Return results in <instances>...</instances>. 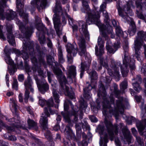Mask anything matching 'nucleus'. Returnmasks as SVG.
Wrapping results in <instances>:
<instances>
[{"mask_svg": "<svg viewBox=\"0 0 146 146\" xmlns=\"http://www.w3.org/2000/svg\"><path fill=\"white\" fill-rule=\"evenodd\" d=\"M39 62L41 65H44L45 64V62L44 60L43 57L41 56H39L38 57Z\"/></svg>", "mask_w": 146, "mask_h": 146, "instance_id": "obj_55", "label": "nucleus"}, {"mask_svg": "<svg viewBox=\"0 0 146 146\" xmlns=\"http://www.w3.org/2000/svg\"><path fill=\"white\" fill-rule=\"evenodd\" d=\"M75 127L76 128H78L79 129V127L80 128L81 126L83 129L85 128L86 129H90V127L89 125H88L87 122H85L84 123H76Z\"/></svg>", "mask_w": 146, "mask_h": 146, "instance_id": "obj_36", "label": "nucleus"}, {"mask_svg": "<svg viewBox=\"0 0 146 146\" xmlns=\"http://www.w3.org/2000/svg\"><path fill=\"white\" fill-rule=\"evenodd\" d=\"M69 76L68 77V79H69L70 81L72 79V77L74 78L76 74V67L74 66H71L69 67L68 69Z\"/></svg>", "mask_w": 146, "mask_h": 146, "instance_id": "obj_24", "label": "nucleus"}, {"mask_svg": "<svg viewBox=\"0 0 146 146\" xmlns=\"http://www.w3.org/2000/svg\"><path fill=\"white\" fill-rule=\"evenodd\" d=\"M142 72H143L145 75L146 76V64L143 65L141 69Z\"/></svg>", "mask_w": 146, "mask_h": 146, "instance_id": "obj_61", "label": "nucleus"}, {"mask_svg": "<svg viewBox=\"0 0 146 146\" xmlns=\"http://www.w3.org/2000/svg\"><path fill=\"white\" fill-rule=\"evenodd\" d=\"M23 50L22 53L23 56V58L24 60H27L29 58V56L27 53L26 52V51L28 49L29 50L32 52L33 51L34 49L33 48V42H29L28 44L29 45L28 47H27V45L26 44V42L25 41H24L23 42Z\"/></svg>", "mask_w": 146, "mask_h": 146, "instance_id": "obj_14", "label": "nucleus"}, {"mask_svg": "<svg viewBox=\"0 0 146 146\" xmlns=\"http://www.w3.org/2000/svg\"><path fill=\"white\" fill-rule=\"evenodd\" d=\"M122 131L127 141L128 142H129L131 137L130 131L127 128L123 129Z\"/></svg>", "mask_w": 146, "mask_h": 146, "instance_id": "obj_29", "label": "nucleus"}, {"mask_svg": "<svg viewBox=\"0 0 146 146\" xmlns=\"http://www.w3.org/2000/svg\"><path fill=\"white\" fill-rule=\"evenodd\" d=\"M3 26L0 25V38H2L3 40H5L6 38L4 36L3 34Z\"/></svg>", "mask_w": 146, "mask_h": 146, "instance_id": "obj_53", "label": "nucleus"}, {"mask_svg": "<svg viewBox=\"0 0 146 146\" xmlns=\"http://www.w3.org/2000/svg\"><path fill=\"white\" fill-rule=\"evenodd\" d=\"M115 29H116V34L117 35L119 36L121 35L122 32L120 27L118 26L115 28Z\"/></svg>", "mask_w": 146, "mask_h": 146, "instance_id": "obj_54", "label": "nucleus"}, {"mask_svg": "<svg viewBox=\"0 0 146 146\" xmlns=\"http://www.w3.org/2000/svg\"><path fill=\"white\" fill-rule=\"evenodd\" d=\"M100 66H99L97 69V64L96 62H94L93 64V68L94 69L97 70H100L102 69V67L101 66L102 65L105 67L107 69L108 68V66L107 62L105 60H104V61L102 58H100Z\"/></svg>", "mask_w": 146, "mask_h": 146, "instance_id": "obj_21", "label": "nucleus"}, {"mask_svg": "<svg viewBox=\"0 0 146 146\" xmlns=\"http://www.w3.org/2000/svg\"><path fill=\"white\" fill-rule=\"evenodd\" d=\"M39 103L40 105L42 107L44 106L46 104L48 107L47 108L48 111L49 110L51 114H53L55 113V111H52L50 108V107H52L53 104V101L52 98L50 99L48 102H47L43 99H40L39 100Z\"/></svg>", "mask_w": 146, "mask_h": 146, "instance_id": "obj_16", "label": "nucleus"}, {"mask_svg": "<svg viewBox=\"0 0 146 146\" xmlns=\"http://www.w3.org/2000/svg\"><path fill=\"white\" fill-rule=\"evenodd\" d=\"M136 141L138 143L139 145L140 146H143L144 145V143L143 140L141 139L139 137L136 136Z\"/></svg>", "mask_w": 146, "mask_h": 146, "instance_id": "obj_47", "label": "nucleus"}, {"mask_svg": "<svg viewBox=\"0 0 146 146\" xmlns=\"http://www.w3.org/2000/svg\"><path fill=\"white\" fill-rule=\"evenodd\" d=\"M27 122L29 128L34 127L36 129H37L36 123L33 120L29 119Z\"/></svg>", "mask_w": 146, "mask_h": 146, "instance_id": "obj_40", "label": "nucleus"}, {"mask_svg": "<svg viewBox=\"0 0 146 146\" xmlns=\"http://www.w3.org/2000/svg\"><path fill=\"white\" fill-rule=\"evenodd\" d=\"M52 94L54 99L55 100V102L57 103H59L60 102L59 96V95L57 93L56 90L54 89H53Z\"/></svg>", "mask_w": 146, "mask_h": 146, "instance_id": "obj_42", "label": "nucleus"}, {"mask_svg": "<svg viewBox=\"0 0 146 146\" xmlns=\"http://www.w3.org/2000/svg\"><path fill=\"white\" fill-rule=\"evenodd\" d=\"M98 95L99 96H100V95H101L103 96H104L106 95L105 88L104 85L102 84H101L100 85Z\"/></svg>", "mask_w": 146, "mask_h": 146, "instance_id": "obj_37", "label": "nucleus"}, {"mask_svg": "<svg viewBox=\"0 0 146 146\" xmlns=\"http://www.w3.org/2000/svg\"><path fill=\"white\" fill-rule=\"evenodd\" d=\"M123 49L124 50H125V54L124 55V59H126L129 60L130 58V57H128L127 55V51L128 50V47L127 46H126L125 47H123Z\"/></svg>", "mask_w": 146, "mask_h": 146, "instance_id": "obj_50", "label": "nucleus"}, {"mask_svg": "<svg viewBox=\"0 0 146 146\" xmlns=\"http://www.w3.org/2000/svg\"><path fill=\"white\" fill-rule=\"evenodd\" d=\"M73 31H77L78 29L82 35H84L88 39L89 38V35L88 31L87 26L85 23L82 21H79L77 25H74L72 26Z\"/></svg>", "mask_w": 146, "mask_h": 146, "instance_id": "obj_8", "label": "nucleus"}, {"mask_svg": "<svg viewBox=\"0 0 146 146\" xmlns=\"http://www.w3.org/2000/svg\"><path fill=\"white\" fill-rule=\"evenodd\" d=\"M38 40L40 42V43L41 44H44L45 41V38L44 35H43L41 37H40V35L39 36Z\"/></svg>", "mask_w": 146, "mask_h": 146, "instance_id": "obj_51", "label": "nucleus"}, {"mask_svg": "<svg viewBox=\"0 0 146 146\" xmlns=\"http://www.w3.org/2000/svg\"><path fill=\"white\" fill-rule=\"evenodd\" d=\"M89 118L92 122H96L97 121V118L94 116H90Z\"/></svg>", "mask_w": 146, "mask_h": 146, "instance_id": "obj_60", "label": "nucleus"}, {"mask_svg": "<svg viewBox=\"0 0 146 146\" xmlns=\"http://www.w3.org/2000/svg\"><path fill=\"white\" fill-rule=\"evenodd\" d=\"M40 3V7L44 8L46 5V0H33L31 1V4L33 6H37Z\"/></svg>", "mask_w": 146, "mask_h": 146, "instance_id": "obj_23", "label": "nucleus"}, {"mask_svg": "<svg viewBox=\"0 0 146 146\" xmlns=\"http://www.w3.org/2000/svg\"><path fill=\"white\" fill-rule=\"evenodd\" d=\"M10 102L11 103H12V105L15 109V111H16V110L17 109L18 106L17 105L16 101L13 99H10Z\"/></svg>", "mask_w": 146, "mask_h": 146, "instance_id": "obj_48", "label": "nucleus"}, {"mask_svg": "<svg viewBox=\"0 0 146 146\" xmlns=\"http://www.w3.org/2000/svg\"><path fill=\"white\" fill-rule=\"evenodd\" d=\"M127 82L126 80H124L121 84L120 85V87L122 90H124L127 88Z\"/></svg>", "mask_w": 146, "mask_h": 146, "instance_id": "obj_46", "label": "nucleus"}, {"mask_svg": "<svg viewBox=\"0 0 146 146\" xmlns=\"http://www.w3.org/2000/svg\"><path fill=\"white\" fill-rule=\"evenodd\" d=\"M87 106V105L86 102H84V101H82V102L80 103V110H83L84 109L86 108Z\"/></svg>", "mask_w": 146, "mask_h": 146, "instance_id": "obj_52", "label": "nucleus"}, {"mask_svg": "<svg viewBox=\"0 0 146 146\" xmlns=\"http://www.w3.org/2000/svg\"><path fill=\"white\" fill-rule=\"evenodd\" d=\"M17 80L15 79H14L12 86L13 88L17 90Z\"/></svg>", "mask_w": 146, "mask_h": 146, "instance_id": "obj_57", "label": "nucleus"}, {"mask_svg": "<svg viewBox=\"0 0 146 146\" xmlns=\"http://www.w3.org/2000/svg\"><path fill=\"white\" fill-rule=\"evenodd\" d=\"M135 80L137 82L132 83V84L133 85L134 88V90L136 91L139 92L141 90V87L139 84L138 83L141 82V78L140 76L137 75V77L135 78H133L132 79L133 80Z\"/></svg>", "mask_w": 146, "mask_h": 146, "instance_id": "obj_22", "label": "nucleus"}, {"mask_svg": "<svg viewBox=\"0 0 146 146\" xmlns=\"http://www.w3.org/2000/svg\"><path fill=\"white\" fill-rule=\"evenodd\" d=\"M5 59L7 63L12 65L13 64V62L12 60L10 58L9 54L6 52V49H5Z\"/></svg>", "mask_w": 146, "mask_h": 146, "instance_id": "obj_39", "label": "nucleus"}, {"mask_svg": "<svg viewBox=\"0 0 146 146\" xmlns=\"http://www.w3.org/2000/svg\"><path fill=\"white\" fill-rule=\"evenodd\" d=\"M66 91L65 94L68 95L71 99L73 100H75L74 94L73 91L70 90L69 92L70 88L67 86L65 85Z\"/></svg>", "mask_w": 146, "mask_h": 146, "instance_id": "obj_32", "label": "nucleus"}, {"mask_svg": "<svg viewBox=\"0 0 146 146\" xmlns=\"http://www.w3.org/2000/svg\"><path fill=\"white\" fill-rule=\"evenodd\" d=\"M13 50L14 53H15L17 56H19L21 55V53L19 50L15 49H13Z\"/></svg>", "mask_w": 146, "mask_h": 146, "instance_id": "obj_62", "label": "nucleus"}, {"mask_svg": "<svg viewBox=\"0 0 146 146\" xmlns=\"http://www.w3.org/2000/svg\"><path fill=\"white\" fill-rule=\"evenodd\" d=\"M76 48L77 46L76 45L74 46L71 44L68 45L67 48V51L68 52L67 57L68 61L70 63H71L73 62V58L71 54H72L73 56L76 55L77 51Z\"/></svg>", "mask_w": 146, "mask_h": 146, "instance_id": "obj_9", "label": "nucleus"}, {"mask_svg": "<svg viewBox=\"0 0 146 146\" xmlns=\"http://www.w3.org/2000/svg\"><path fill=\"white\" fill-rule=\"evenodd\" d=\"M98 44L99 46V50H98V47L96 46L95 47V53L96 55L100 56L104 53V42L102 40L101 37L99 36L98 39Z\"/></svg>", "mask_w": 146, "mask_h": 146, "instance_id": "obj_19", "label": "nucleus"}, {"mask_svg": "<svg viewBox=\"0 0 146 146\" xmlns=\"http://www.w3.org/2000/svg\"><path fill=\"white\" fill-rule=\"evenodd\" d=\"M114 99L112 96H111L108 100L105 98L102 102V112L105 117L107 116L108 111L111 115H114L116 117L118 115V111L123 113L125 108L123 105L122 100L116 101V106L114 105Z\"/></svg>", "mask_w": 146, "mask_h": 146, "instance_id": "obj_2", "label": "nucleus"}, {"mask_svg": "<svg viewBox=\"0 0 146 146\" xmlns=\"http://www.w3.org/2000/svg\"><path fill=\"white\" fill-rule=\"evenodd\" d=\"M103 16L105 18V19H104V20L105 22L108 24L109 22L108 14L106 11H103Z\"/></svg>", "mask_w": 146, "mask_h": 146, "instance_id": "obj_45", "label": "nucleus"}, {"mask_svg": "<svg viewBox=\"0 0 146 146\" xmlns=\"http://www.w3.org/2000/svg\"><path fill=\"white\" fill-rule=\"evenodd\" d=\"M119 43L118 42H117V44H114L113 46L114 49H113L110 46L108 45V44L106 43V48L110 53H113L117 50V49L119 48Z\"/></svg>", "mask_w": 146, "mask_h": 146, "instance_id": "obj_27", "label": "nucleus"}, {"mask_svg": "<svg viewBox=\"0 0 146 146\" xmlns=\"http://www.w3.org/2000/svg\"><path fill=\"white\" fill-rule=\"evenodd\" d=\"M53 12L54 13L53 18L54 27L57 34L59 36L61 34V31L59 29V27L61 25L60 16L61 15L62 16V22L64 25L66 23V20L64 18V15L68 17L69 23L71 25H72L73 23V19L70 16L67 15L64 11L62 10L59 2H56L55 9H53Z\"/></svg>", "mask_w": 146, "mask_h": 146, "instance_id": "obj_4", "label": "nucleus"}, {"mask_svg": "<svg viewBox=\"0 0 146 146\" xmlns=\"http://www.w3.org/2000/svg\"><path fill=\"white\" fill-rule=\"evenodd\" d=\"M8 143L7 142L0 140V146H7Z\"/></svg>", "mask_w": 146, "mask_h": 146, "instance_id": "obj_64", "label": "nucleus"}, {"mask_svg": "<svg viewBox=\"0 0 146 146\" xmlns=\"http://www.w3.org/2000/svg\"><path fill=\"white\" fill-rule=\"evenodd\" d=\"M27 81H26L25 82H27V83H28V85L27 86V90H28V89L30 88L31 91L32 92H33V89L31 87V86L32 84L31 78V77L29 76L27 77Z\"/></svg>", "mask_w": 146, "mask_h": 146, "instance_id": "obj_43", "label": "nucleus"}, {"mask_svg": "<svg viewBox=\"0 0 146 146\" xmlns=\"http://www.w3.org/2000/svg\"><path fill=\"white\" fill-rule=\"evenodd\" d=\"M130 22L131 25L129 29L128 32L131 36L133 35L135 33L136 31V29L135 25V23L133 21V20H130V21L129 22Z\"/></svg>", "mask_w": 146, "mask_h": 146, "instance_id": "obj_26", "label": "nucleus"}, {"mask_svg": "<svg viewBox=\"0 0 146 146\" xmlns=\"http://www.w3.org/2000/svg\"><path fill=\"white\" fill-rule=\"evenodd\" d=\"M54 73L57 75L62 88L64 90V84L67 82V80L64 76L62 74L61 70L58 68H54L53 70Z\"/></svg>", "mask_w": 146, "mask_h": 146, "instance_id": "obj_12", "label": "nucleus"}, {"mask_svg": "<svg viewBox=\"0 0 146 146\" xmlns=\"http://www.w3.org/2000/svg\"><path fill=\"white\" fill-rule=\"evenodd\" d=\"M108 73L109 75L111 76H112L113 75L118 77L119 75V69L116 66L114 67L113 70L114 71L113 73L111 72L110 69H108Z\"/></svg>", "mask_w": 146, "mask_h": 146, "instance_id": "obj_33", "label": "nucleus"}, {"mask_svg": "<svg viewBox=\"0 0 146 146\" xmlns=\"http://www.w3.org/2000/svg\"><path fill=\"white\" fill-rule=\"evenodd\" d=\"M106 5L105 3H102L100 6V11L103 12V11H105L104 9L106 8Z\"/></svg>", "mask_w": 146, "mask_h": 146, "instance_id": "obj_59", "label": "nucleus"}, {"mask_svg": "<svg viewBox=\"0 0 146 146\" xmlns=\"http://www.w3.org/2000/svg\"><path fill=\"white\" fill-rule=\"evenodd\" d=\"M92 87L90 85H89L88 87L84 89V97L87 99H88L91 97V96L89 94V91L92 89Z\"/></svg>", "mask_w": 146, "mask_h": 146, "instance_id": "obj_35", "label": "nucleus"}, {"mask_svg": "<svg viewBox=\"0 0 146 146\" xmlns=\"http://www.w3.org/2000/svg\"><path fill=\"white\" fill-rule=\"evenodd\" d=\"M75 36L78 40L79 46V54L82 56L84 54L86 51L85 40L83 37H79L77 34L75 35Z\"/></svg>", "mask_w": 146, "mask_h": 146, "instance_id": "obj_13", "label": "nucleus"}, {"mask_svg": "<svg viewBox=\"0 0 146 146\" xmlns=\"http://www.w3.org/2000/svg\"><path fill=\"white\" fill-rule=\"evenodd\" d=\"M109 29L110 30V32L109 33L110 34V36L112 38H113L114 37V35L113 33V30L112 28L110 26L109 27Z\"/></svg>", "mask_w": 146, "mask_h": 146, "instance_id": "obj_63", "label": "nucleus"}, {"mask_svg": "<svg viewBox=\"0 0 146 146\" xmlns=\"http://www.w3.org/2000/svg\"><path fill=\"white\" fill-rule=\"evenodd\" d=\"M6 28L7 32V38L8 42L12 46H15L14 38L13 35L12 33V26L11 25H7Z\"/></svg>", "mask_w": 146, "mask_h": 146, "instance_id": "obj_18", "label": "nucleus"}, {"mask_svg": "<svg viewBox=\"0 0 146 146\" xmlns=\"http://www.w3.org/2000/svg\"><path fill=\"white\" fill-rule=\"evenodd\" d=\"M17 24L19 25V28L21 32L24 34L26 38L28 40L29 37L32 33V30L30 28H27L19 20H18Z\"/></svg>", "mask_w": 146, "mask_h": 146, "instance_id": "obj_15", "label": "nucleus"}, {"mask_svg": "<svg viewBox=\"0 0 146 146\" xmlns=\"http://www.w3.org/2000/svg\"><path fill=\"white\" fill-rule=\"evenodd\" d=\"M118 0L119 2L118 3H117V7L119 15L122 17L123 21L129 23L130 20L131 19L128 16H132L133 15L132 10L130 9L131 6L134 8V7L133 6V2L131 1H129L126 5L122 6L119 0Z\"/></svg>", "mask_w": 146, "mask_h": 146, "instance_id": "obj_5", "label": "nucleus"}, {"mask_svg": "<svg viewBox=\"0 0 146 146\" xmlns=\"http://www.w3.org/2000/svg\"><path fill=\"white\" fill-rule=\"evenodd\" d=\"M86 64V62L84 63L82 62L81 63V73L80 74V77L82 78V76L84 72V68L85 66V64Z\"/></svg>", "mask_w": 146, "mask_h": 146, "instance_id": "obj_44", "label": "nucleus"}, {"mask_svg": "<svg viewBox=\"0 0 146 146\" xmlns=\"http://www.w3.org/2000/svg\"><path fill=\"white\" fill-rule=\"evenodd\" d=\"M7 0H1L2 2L0 4V19L4 20L5 18V14L3 13V7L5 6V3Z\"/></svg>", "mask_w": 146, "mask_h": 146, "instance_id": "obj_28", "label": "nucleus"}, {"mask_svg": "<svg viewBox=\"0 0 146 146\" xmlns=\"http://www.w3.org/2000/svg\"><path fill=\"white\" fill-rule=\"evenodd\" d=\"M58 57L59 61L60 63H63L64 61L62 53V48L61 47H59L58 49Z\"/></svg>", "mask_w": 146, "mask_h": 146, "instance_id": "obj_38", "label": "nucleus"}, {"mask_svg": "<svg viewBox=\"0 0 146 146\" xmlns=\"http://www.w3.org/2000/svg\"><path fill=\"white\" fill-rule=\"evenodd\" d=\"M105 123L107 129L108 135L106 133L103 126L99 125L97 128V131L100 135L101 141L100 143V146H107L106 143L108 141V135L110 140L112 141L114 138L113 131H114L116 134L118 132L116 125H113L111 121L106 119L105 121Z\"/></svg>", "mask_w": 146, "mask_h": 146, "instance_id": "obj_3", "label": "nucleus"}, {"mask_svg": "<svg viewBox=\"0 0 146 146\" xmlns=\"http://www.w3.org/2000/svg\"><path fill=\"white\" fill-rule=\"evenodd\" d=\"M139 133L141 135L146 136V130L145 127H146V119L143 120L142 122H139L137 124Z\"/></svg>", "mask_w": 146, "mask_h": 146, "instance_id": "obj_20", "label": "nucleus"}, {"mask_svg": "<svg viewBox=\"0 0 146 146\" xmlns=\"http://www.w3.org/2000/svg\"><path fill=\"white\" fill-rule=\"evenodd\" d=\"M88 73L91 78L92 82L93 80H96L98 78L96 72L95 71H92L90 72H88Z\"/></svg>", "mask_w": 146, "mask_h": 146, "instance_id": "obj_41", "label": "nucleus"}, {"mask_svg": "<svg viewBox=\"0 0 146 146\" xmlns=\"http://www.w3.org/2000/svg\"><path fill=\"white\" fill-rule=\"evenodd\" d=\"M40 91L44 94L48 89V86L44 80H39L37 76L34 77Z\"/></svg>", "mask_w": 146, "mask_h": 146, "instance_id": "obj_10", "label": "nucleus"}, {"mask_svg": "<svg viewBox=\"0 0 146 146\" xmlns=\"http://www.w3.org/2000/svg\"><path fill=\"white\" fill-rule=\"evenodd\" d=\"M28 83L27 82H25V98L24 100L25 102L27 103L28 102V99L29 97V92L28 90H27V86Z\"/></svg>", "mask_w": 146, "mask_h": 146, "instance_id": "obj_34", "label": "nucleus"}, {"mask_svg": "<svg viewBox=\"0 0 146 146\" xmlns=\"http://www.w3.org/2000/svg\"><path fill=\"white\" fill-rule=\"evenodd\" d=\"M78 145L79 146H87L88 143L86 140H84L82 141L78 142Z\"/></svg>", "mask_w": 146, "mask_h": 146, "instance_id": "obj_56", "label": "nucleus"}, {"mask_svg": "<svg viewBox=\"0 0 146 146\" xmlns=\"http://www.w3.org/2000/svg\"><path fill=\"white\" fill-rule=\"evenodd\" d=\"M136 6L137 14L138 17L141 19L144 20L146 23V16H144L141 13L143 7H146V1L142 3L139 1H137L135 2ZM146 37V35L142 31L139 32L137 33V36L134 42V48L135 50V56L138 61L141 60L140 58V52L139 51L141 46L143 44V40Z\"/></svg>", "mask_w": 146, "mask_h": 146, "instance_id": "obj_1", "label": "nucleus"}, {"mask_svg": "<svg viewBox=\"0 0 146 146\" xmlns=\"http://www.w3.org/2000/svg\"><path fill=\"white\" fill-rule=\"evenodd\" d=\"M64 109L65 113H64L63 112H61V113L63 115L64 118L68 121L69 122L70 120V116L68 113L66 112V110L68 109V105L66 101L65 102L64 105Z\"/></svg>", "mask_w": 146, "mask_h": 146, "instance_id": "obj_25", "label": "nucleus"}, {"mask_svg": "<svg viewBox=\"0 0 146 146\" xmlns=\"http://www.w3.org/2000/svg\"><path fill=\"white\" fill-rule=\"evenodd\" d=\"M64 133L65 134L67 135L68 137H71L72 136L74 135V134L70 128V126L69 125L66 126Z\"/></svg>", "mask_w": 146, "mask_h": 146, "instance_id": "obj_30", "label": "nucleus"}, {"mask_svg": "<svg viewBox=\"0 0 146 146\" xmlns=\"http://www.w3.org/2000/svg\"><path fill=\"white\" fill-rule=\"evenodd\" d=\"M47 62L49 64H52V63L53 62L56 64V62L53 61L54 60V58L52 56H48L47 57Z\"/></svg>", "mask_w": 146, "mask_h": 146, "instance_id": "obj_49", "label": "nucleus"}, {"mask_svg": "<svg viewBox=\"0 0 146 146\" xmlns=\"http://www.w3.org/2000/svg\"><path fill=\"white\" fill-rule=\"evenodd\" d=\"M16 13L12 10H9L7 11L6 15V19L8 20L13 19L16 16Z\"/></svg>", "mask_w": 146, "mask_h": 146, "instance_id": "obj_31", "label": "nucleus"}, {"mask_svg": "<svg viewBox=\"0 0 146 146\" xmlns=\"http://www.w3.org/2000/svg\"><path fill=\"white\" fill-rule=\"evenodd\" d=\"M23 1V0H17L16 3L17 7L19 11L20 15L24 18L26 23H27L28 14L23 12H22L21 10V9L23 7V4L22 2Z\"/></svg>", "mask_w": 146, "mask_h": 146, "instance_id": "obj_17", "label": "nucleus"}, {"mask_svg": "<svg viewBox=\"0 0 146 146\" xmlns=\"http://www.w3.org/2000/svg\"><path fill=\"white\" fill-rule=\"evenodd\" d=\"M73 0L74 2L76 3H78L79 1V0ZM88 0H82V5L86 9L87 11L86 13H87L88 17V19L86 21V24L90 25L92 24L93 23H94L99 24L100 21L99 19L100 16L99 12H97V14H96L94 11H89L90 9L88 3ZM81 11L83 12H86L84 9H82Z\"/></svg>", "mask_w": 146, "mask_h": 146, "instance_id": "obj_6", "label": "nucleus"}, {"mask_svg": "<svg viewBox=\"0 0 146 146\" xmlns=\"http://www.w3.org/2000/svg\"><path fill=\"white\" fill-rule=\"evenodd\" d=\"M31 60L32 62L35 64H37V60L35 56H33L31 58Z\"/></svg>", "mask_w": 146, "mask_h": 146, "instance_id": "obj_58", "label": "nucleus"}, {"mask_svg": "<svg viewBox=\"0 0 146 146\" xmlns=\"http://www.w3.org/2000/svg\"><path fill=\"white\" fill-rule=\"evenodd\" d=\"M129 65V67L131 70H133L135 68V66L134 63V60H132V61H130L129 62V60L126 59L123 60V64L122 65H121L119 62L118 63L119 65L121 71L122 76L124 77L126 76L128 74L129 72L128 64Z\"/></svg>", "mask_w": 146, "mask_h": 146, "instance_id": "obj_7", "label": "nucleus"}, {"mask_svg": "<svg viewBox=\"0 0 146 146\" xmlns=\"http://www.w3.org/2000/svg\"><path fill=\"white\" fill-rule=\"evenodd\" d=\"M45 115L42 114L40 120V123L42 128L44 130H46L48 128V119L47 117H49L50 114L48 111L47 108H45L44 109Z\"/></svg>", "mask_w": 146, "mask_h": 146, "instance_id": "obj_11", "label": "nucleus"}]
</instances>
